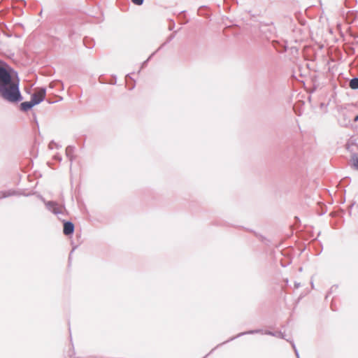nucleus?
Listing matches in <instances>:
<instances>
[{"label":"nucleus","instance_id":"2","mask_svg":"<svg viewBox=\"0 0 358 358\" xmlns=\"http://www.w3.org/2000/svg\"><path fill=\"white\" fill-rule=\"evenodd\" d=\"M265 334L266 335H269V336H275V337H278V338H282V339H286L285 338V335L283 332L280 331H265L264 332L263 329H252V330H249V331H243V332H241V333H239L236 336H233V337H231L229 339H228L227 341L217 345L215 348H214L213 349L211 350V351L207 354L203 358H206L210 353H212L216 348H217L218 347H220V345H222L228 342H230V341H232L233 340L237 338H239L241 336H243L244 335H248V334Z\"/></svg>","mask_w":358,"mask_h":358},{"label":"nucleus","instance_id":"11","mask_svg":"<svg viewBox=\"0 0 358 358\" xmlns=\"http://www.w3.org/2000/svg\"><path fill=\"white\" fill-rule=\"evenodd\" d=\"M83 44L86 48L91 49L94 48L95 43L92 38L85 37L83 38Z\"/></svg>","mask_w":358,"mask_h":358},{"label":"nucleus","instance_id":"7","mask_svg":"<svg viewBox=\"0 0 358 358\" xmlns=\"http://www.w3.org/2000/svg\"><path fill=\"white\" fill-rule=\"evenodd\" d=\"M271 43L273 48H275V50L280 53H284L287 50L286 42L282 43L278 40H273L271 41Z\"/></svg>","mask_w":358,"mask_h":358},{"label":"nucleus","instance_id":"34","mask_svg":"<svg viewBox=\"0 0 358 358\" xmlns=\"http://www.w3.org/2000/svg\"><path fill=\"white\" fill-rule=\"evenodd\" d=\"M295 219H296L298 222H299V218L298 217H295Z\"/></svg>","mask_w":358,"mask_h":358},{"label":"nucleus","instance_id":"19","mask_svg":"<svg viewBox=\"0 0 358 358\" xmlns=\"http://www.w3.org/2000/svg\"><path fill=\"white\" fill-rule=\"evenodd\" d=\"M116 82H117V77H116V76H113V80L111 82H110V84L115 85Z\"/></svg>","mask_w":358,"mask_h":358},{"label":"nucleus","instance_id":"24","mask_svg":"<svg viewBox=\"0 0 358 358\" xmlns=\"http://www.w3.org/2000/svg\"><path fill=\"white\" fill-rule=\"evenodd\" d=\"M55 144H56V143L54 141H52L49 144L50 148L52 149V148L51 147V145H54Z\"/></svg>","mask_w":358,"mask_h":358},{"label":"nucleus","instance_id":"22","mask_svg":"<svg viewBox=\"0 0 358 358\" xmlns=\"http://www.w3.org/2000/svg\"><path fill=\"white\" fill-rule=\"evenodd\" d=\"M158 50H157L155 52H152L147 59H148V62L152 59V57L155 55V53L157 52Z\"/></svg>","mask_w":358,"mask_h":358},{"label":"nucleus","instance_id":"21","mask_svg":"<svg viewBox=\"0 0 358 358\" xmlns=\"http://www.w3.org/2000/svg\"><path fill=\"white\" fill-rule=\"evenodd\" d=\"M158 50H157L155 52H152L147 59H148V62L152 59V57L155 55V53L157 52Z\"/></svg>","mask_w":358,"mask_h":358},{"label":"nucleus","instance_id":"33","mask_svg":"<svg viewBox=\"0 0 358 358\" xmlns=\"http://www.w3.org/2000/svg\"><path fill=\"white\" fill-rule=\"evenodd\" d=\"M35 121H36V124L37 127H38V123L36 119H35Z\"/></svg>","mask_w":358,"mask_h":358},{"label":"nucleus","instance_id":"16","mask_svg":"<svg viewBox=\"0 0 358 358\" xmlns=\"http://www.w3.org/2000/svg\"><path fill=\"white\" fill-rule=\"evenodd\" d=\"M255 235L259 238V240L262 241V242H265L266 241H267V239L266 238V237H264V236L261 235V234H259L256 232H255Z\"/></svg>","mask_w":358,"mask_h":358},{"label":"nucleus","instance_id":"3","mask_svg":"<svg viewBox=\"0 0 358 358\" xmlns=\"http://www.w3.org/2000/svg\"><path fill=\"white\" fill-rule=\"evenodd\" d=\"M259 31L260 36L266 41H270L271 37L276 34V28L272 22L269 23H260Z\"/></svg>","mask_w":358,"mask_h":358},{"label":"nucleus","instance_id":"17","mask_svg":"<svg viewBox=\"0 0 358 358\" xmlns=\"http://www.w3.org/2000/svg\"><path fill=\"white\" fill-rule=\"evenodd\" d=\"M131 2L136 6H141L143 4L144 0H131Z\"/></svg>","mask_w":358,"mask_h":358},{"label":"nucleus","instance_id":"26","mask_svg":"<svg viewBox=\"0 0 358 358\" xmlns=\"http://www.w3.org/2000/svg\"><path fill=\"white\" fill-rule=\"evenodd\" d=\"M128 79H131V80H132V78L130 76V74H129V73H128V74L126 76V80L127 81V80H128Z\"/></svg>","mask_w":358,"mask_h":358},{"label":"nucleus","instance_id":"10","mask_svg":"<svg viewBox=\"0 0 358 358\" xmlns=\"http://www.w3.org/2000/svg\"><path fill=\"white\" fill-rule=\"evenodd\" d=\"M351 167L358 171V155L356 153H354L351 155Z\"/></svg>","mask_w":358,"mask_h":358},{"label":"nucleus","instance_id":"9","mask_svg":"<svg viewBox=\"0 0 358 358\" xmlns=\"http://www.w3.org/2000/svg\"><path fill=\"white\" fill-rule=\"evenodd\" d=\"M34 107V104L29 101H24L20 104V110L22 112H28Z\"/></svg>","mask_w":358,"mask_h":358},{"label":"nucleus","instance_id":"6","mask_svg":"<svg viewBox=\"0 0 358 358\" xmlns=\"http://www.w3.org/2000/svg\"><path fill=\"white\" fill-rule=\"evenodd\" d=\"M75 226L71 221L64 220L63 233L65 236H72L74 233Z\"/></svg>","mask_w":358,"mask_h":358},{"label":"nucleus","instance_id":"27","mask_svg":"<svg viewBox=\"0 0 358 358\" xmlns=\"http://www.w3.org/2000/svg\"><path fill=\"white\" fill-rule=\"evenodd\" d=\"M73 251H74V248L71 251V252H70V254H69V260H70V259H71V255H72V253L73 252Z\"/></svg>","mask_w":358,"mask_h":358},{"label":"nucleus","instance_id":"29","mask_svg":"<svg viewBox=\"0 0 358 358\" xmlns=\"http://www.w3.org/2000/svg\"><path fill=\"white\" fill-rule=\"evenodd\" d=\"M354 121H355V122L358 121V115H356V116L355 117V118H354Z\"/></svg>","mask_w":358,"mask_h":358},{"label":"nucleus","instance_id":"31","mask_svg":"<svg viewBox=\"0 0 358 358\" xmlns=\"http://www.w3.org/2000/svg\"><path fill=\"white\" fill-rule=\"evenodd\" d=\"M57 160L59 161H61L62 160V157H55Z\"/></svg>","mask_w":358,"mask_h":358},{"label":"nucleus","instance_id":"35","mask_svg":"<svg viewBox=\"0 0 358 358\" xmlns=\"http://www.w3.org/2000/svg\"><path fill=\"white\" fill-rule=\"evenodd\" d=\"M55 146H56L57 148H59L60 147V146H59V145H57V143H56V144H55Z\"/></svg>","mask_w":358,"mask_h":358},{"label":"nucleus","instance_id":"5","mask_svg":"<svg viewBox=\"0 0 358 358\" xmlns=\"http://www.w3.org/2000/svg\"><path fill=\"white\" fill-rule=\"evenodd\" d=\"M41 199L44 201L45 206L48 210L51 211L52 213L55 215L62 213V210L59 207L57 203L52 201H45L43 198L41 197Z\"/></svg>","mask_w":358,"mask_h":358},{"label":"nucleus","instance_id":"14","mask_svg":"<svg viewBox=\"0 0 358 358\" xmlns=\"http://www.w3.org/2000/svg\"><path fill=\"white\" fill-rule=\"evenodd\" d=\"M57 85L60 86L61 90H64V85H63L62 82L60 80H56V81L50 83L49 85V87L50 88H54Z\"/></svg>","mask_w":358,"mask_h":358},{"label":"nucleus","instance_id":"1","mask_svg":"<svg viewBox=\"0 0 358 358\" xmlns=\"http://www.w3.org/2000/svg\"><path fill=\"white\" fill-rule=\"evenodd\" d=\"M0 96L10 103H18L23 99L20 90L17 72L1 59H0Z\"/></svg>","mask_w":358,"mask_h":358},{"label":"nucleus","instance_id":"28","mask_svg":"<svg viewBox=\"0 0 358 358\" xmlns=\"http://www.w3.org/2000/svg\"><path fill=\"white\" fill-rule=\"evenodd\" d=\"M134 87H135V85H134V84H133V85H131V86H130V87H129V90H133Z\"/></svg>","mask_w":358,"mask_h":358},{"label":"nucleus","instance_id":"30","mask_svg":"<svg viewBox=\"0 0 358 358\" xmlns=\"http://www.w3.org/2000/svg\"><path fill=\"white\" fill-rule=\"evenodd\" d=\"M334 287V286H333V287H331V290H330V292L328 293V294L327 295V296H326V297H327V296H328V295L331 292V291H332V289H333Z\"/></svg>","mask_w":358,"mask_h":358},{"label":"nucleus","instance_id":"8","mask_svg":"<svg viewBox=\"0 0 358 358\" xmlns=\"http://www.w3.org/2000/svg\"><path fill=\"white\" fill-rule=\"evenodd\" d=\"M74 151H75V146H73V145H68L66 148V155L70 160L71 164H72L73 160L75 159V156L73 155Z\"/></svg>","mask_w":358,"mask_h":358},{"label":"nucleus","instance_id":"23","mask_svg":"<svg viewBox=\"0 0 358 358\" xmlns=\"http://www.w3.org/2000/svg\"><path fill=\"white\" fill-rule=\"evenodd\" d=\"M300 287V283L299 282H294V287L296 289L299 288Z\"/></svg>","mask_w":358,"mask_h":358},{"label":"nucleus","instance_id":"13","mask_svg":"<svg viewBox=\"0 0 358 358\" xmlns=\"http://www.w3.org/2000/svg\"><path fill=\"white\" fill-rule=\"evenodd\" d=\"M177 32V31H175L173 34H170L166 41L161 45V46L157 49V50H159L161 48H162V47H164L166 43L171 42L175 37V35H176V33Z\"/></svg>","mask_w":358,"mask_h":358},{"label":"nucleus","instance_id":"12","mask_svg":"<svg viewBox=\"0 0 358 358\" xmlns=\"http://www.w3.org/2000/svg\"><path fill=\"white\" fill-rule=\"evenodd\" d=\"M349 85L352 90H358V77L352 78L350 81Z\"/></svg>","mask_w":358,"mask_h":358},{"label":"nucleus","instance_id":"20","mask_svg":"<svg viewBox=\"0 0 358 358\" xmlns=\"http://www.w3.org/2000/svg\"><path fill=\"white\" fill-rule=\"evenodd\" d=\"M148 59H146L145 61H144L141 64V69H142L145 68L148 65Z\"/></svg>","mask_w":358,"mask_h":358},{"label":"nucleus","instance_id":"18","mask_svg":"<svg viewBox=\"0 0 358 358\" xmlns=\"http://www.w3.org/2000/svg\"><path fill=\"white\" fill-rule=\"evenodd\" d=\"M289 342H290V343H291V344H292V348H293V349H294V352H295V354H296V357H297V358H300V357H299V352H298V350H296V345H295L293 341H289Z\"/></svg>","mask_w":358,"mask_h":358},{"label":"nucleus","instance_id":"32","mask_svg":"<svg viewBox=\"0 0 358 358\" xmlns=\"http://www.w3.org/2000/svg\"><path fill=\"white\" fill-rule=\"evenodd\" d=\"M187 22H188V20H185L184 22H182V24H187Z\"/></svg>","mask_w":358,"mask_h":358},{"label":"nucleus","instance_id":"15","mask_svg":"<svg viewBox=\"0 0 358 358\" xmlns=\"http://www.w3.org/2000/svg\"><path fill=\"white\" fill-rule=\"evenodd\" d=\"M175 27V22L173 20H169V29L172 31Z\"/></svg>","mask_w":358,"mask_h":358},{"label":"nucleus","instance_id":"4","mask_svg":"<svg viewBox=\"0 0 358 358\" xmlns=\"http://www.w3.org/2000/svg\"><path fill=\"white\" fill-rule=\"evenodd\" d=\"M46 96V88L44 87H40L38 90L37 93L32 94L31 95V102L34 106H36L39 103H41L42 101H44Z\"/></svg>","mask_w":358,"mask_h":358},{"label":"nucleus","instance_id":"25","mask_svg":"<svg viewBox=\"0 0 358 358\" xmlns=\"http://www.w3.org/2000/svg\"><path fill=\"white\" fill-rule=\"evenodd\" d=\"M355 52V50L354 48H350L348 50V53H354Z\"/></svg>","mask_w":358,"mask_h":358}]
</instances>
